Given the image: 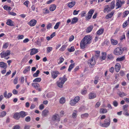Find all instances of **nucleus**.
Here are the masks:
<instances>
[{"instance_id":"obj_1","label":"nucleus","mask_w":129,"mask_h":129,"mask_svg":"<svg viewBox=\"0 0 129 129\" xmlns=\"http://www.w3.org/2000/svg\"><path fill=\"white\" fill-rule=\"evenodd\" d=\"M92 39V37L90 36H85L81 41L80 44L81 48L82 49L84 48L86 45L91 43Z\"/></svg>"},{"instance_id":"obj_2","label":"nucleus","mask_w":129,"mask_h":129,"mask_svg":"<svg viewBox=\"0 0 129 129\" xmlns=\"http://www.w3.org/2000/svg\"><path fill=\"white\" fill-rule=\"evenodd\" d=\"M121 47H117L114 50L113 54L116 55H121L123 52L124 49Z\"/></svg>"},{"instance_id":"obj_3","label":"nucleus","mask_w":129,"mask_h":129,"mask_svg":"<svg viewBox=\"0 0 129 129\" xmlns=\"http://www.w3.org/2000/svg\"><path fill=\"white\" fill-rule=\"evenodd\" d=\"M111 121L109 118L105 119L104 121V123H100V125L101 126L107 127L109 126L110 123Z\"/></svg>"},{"instance_id":"obj_4","label":"nucleus","mask_w":129,"mask_h":129,"mask_svg":"<svg viewBox=\"0 0 129 129\" xmlns=\"http://www.w3.org/2000/svg\"><path fill=\"white\" fill-rule=\"evenodd\" d=\"M67 80V78H66V75H64L62 78V79L60 82L58 81L57 82V86L60 88H62L63 87V84Z\"/></svg>"},{"instance_id":"obj_5","label":"nucleus","mask_w":129,"mask_h":129,"mask_svg":"<svg viewBox=\"0 0 129 129\" xmlns=\"http://www.w3.org/2000/svg\"><path fill=\"white\" fill-rule=\"evenodd\" d=\"M88 63L90 68H92L95 64V62L93 57H92L88 61Z\"/></svg>"},{"instance_id":"obj_6","label":"nucleus","mask_w":129,"mask_h":129,"mask_svg":"<svg viewBox=\"0 0 129 129\" xmlns=\"http://www.w3.org/2000/svg\"><path fill=\"white\" fill-rule=\"evenodd\" d=\"M80 98L79 96L76 97L74 99L71 100L70 102V104L72 106H74L80 100Z\"/></svg>"},{"instance_id":"obj_7","label":"nucleus","mask_w":129,"mask_h":129,"mask_svg":"<svg viewBox=\"0 0 129 129\" xmlns=\"http://www.w3.org/2000/svg\"><path fill=\"white\" fill-rule=\"evenodd\" d=\"M52 120L54 121H59L60 120V116L57 114H55L52 117Z\"/></svg>"},{"instance_id":"obj_8","label":"nucleus","mask_w":129,"mask_h":129,"mask_svg":"<svg viewBox=\"0 0 129 129\" xmlns=\"http://www.w3.org/2000/svg\"><path fill=\"white\" fill-rule=\"evenodd\" d=\"M10 51L9 50H7L6 52H2L0 54L1 57L2 58L5 57L6 56H8L10 54Z\"/></svg>"},{"instance_id":"obj_9","label":"nucleus","mask_w":129,"mask_h":129,"mask_svg":"<svg viewBox=\"0 0 129 129\" xmlns=\"http://www.w3.org/2000/svg\"><path fill=\"white\" fill-rule=\"evenodd\" d=\"M59 74V73L57 71H53L51 73L52 76L54 79H55L57 77L58 75Z\"/></svg>"},{"instance_id":"obj_10","label":"nucleus","mask_w":129,"mask_h":129,"mask_svg":"<svg viewBox=\"0 0 129 129\" xmlns=\"http://www.w3.org/2000/svg\"><path fill=\"white\" fill-rule=\"evenodd\" d=\"M37 22V21L35 19H32L28 23V24L31 26H34L36 24Z\"/></svg>"},{"instance_id":"obj_11","label":"nucleus","mask_w":129,"mask_h":129,"mask_svg":"<svg viewBox=\"0 0 129 129\" xmlns=\"http://www.w3.org/2000/svg\"><path fill=\"white\" fill-rule=\"evenodd\" d=\"M111 9L110 8L109 5L105 6L104 7V13L107 12V13L111 11Z\"/></svg>"},{"instance_id":"obj_12","label":"nucleus","mask_w":129,"mask_h":129,"mask_svg":"<svg viewBox=\"0 0 129 129\" xmlns=\"http://www.w3.org/2000/svg\"><path fill=\"white\" fill-rule=\"evenodd\" d=\"M49 113V111L47 109H45L42 112V116L43 117H46Z\"/></svg>"},{"instance_id":"obj_13","label":"nucleus","mask_w":129,"mask_h":129,"mask_svg":"<svg viewBox=\"0 0 129 129\" xmlns=\"http://www.w3.org/2000/svg\"><path fill=\"white\" fill-rule=\"evenodd\" d=\"M96 96V94L94 92H90L89 94V99H94Z\"/></svg>"},{"instance_id":"obj_14","label":"nucleus","mask_w":129,"mask_h":129,"mask_svg":"<svg viewBox=\"0 0 129 129\" xmlns=\"http://www.w3.org/2000/svg\"><path fill=\"white\" fill-rule=\"evenodd\" d=\"M30 50L31 51V52L30 53V54L31 55H33L38 52L37 49L35 48H33L31 49Z\"/></svg>"},{"instance_id":"obj_15","label":"nucleus","mask_w":129,"mask_h":129,"mask_svg":"<svg viewBox=\"0 0 129 129\" xmlns=\"http://www.w3.org/2000/svg\"><path fill=\"white\" fill-rule=\"evenodd\" d=\"M121 68L120 64L119 63H116L115 66V69L117 72H118Z\"/></svg>"},{"instance_id":"obj_16","label":"nucleus","mask_w":129,"mask_h":129,"mask_svg":"<svg viewBox=\"0 0 129 129\" xmlns=\"http://www.w3.org/2000/svg\"><path fill=\"white\" fill-rule=\"evenodd\" d=\"M0 67L4 68V69H5L7 67V64L6 63L3 62H0Z\"/></svg>"},{"instance_id":"obj_17","label":"nucleus","mask_w":129,"mask_h":129,"mask_svg":"<svg viewBox=\"0 0 129 129\" xmlns=\"http://www.w3.org/2000/svg\"><path fill=\"white\" fill-rule=\"evenodd\" d=\"M75 4L76 2L75 1H73L68 4V6L70 8H72L75 5Z\"/></svg>"},{"instance_id":"obj_18","label":"nucleus","mask_w":129,"mask_h":129,"mask_svg":"<svg viewBox=\"0 0 129 129\" xmlns=\"http://www.w3.org/2000/svg\"><path fill=\"white\" fill-rule=\"evenodd\" d=\"M20 114L19 113H16L14 115L13 117L16 120H18L20 118Z\"/></svg>"},{"instance_id":"obj_19","label":"nucleus","mask_w":129,"mask_h":129,"mask_svg":"<svg viewBox=\"0 0 129 129\" xmlns=\"http://www.w3.org/2000/svg\"><path fill=\"white\" fill-rule=\"evenodd\" d=\"M114 13V11H112L110 13L107 15L106 16V18L108 19L109 18H111L113 16Z\"/></svg>"},{"instance_id":"obj_20","label":"nucleus","mask_w":129,"mask_h":129,"mask_svg":"<svg viewBox=\"0 0 129 129\" xmlns=\"http://www.w3.org/2000/svg\"><path fill=\"white\" fill-rule=\"evenodd\" d=\"M13 22L11 19H8V20L6 22L7 24L9 26H14Z\"/></svg>"},{"instance_id":"obj_21","label":"nucleus","mask_w":129,"mask_h":129,"mask_svg":"<svg viewBox=\"0 0 129 129\" xmlns=\"http://www.w3.org/2000/svg\"><path fill=\"white\" fill-rule=\"evenodd\" d=\"M102 56L100 57V59L101 61H102L105 59L106 54V53L104 52H102Z\"/></svg>"},{"instance_id":"obj_22","label":"nucleus","mask_w":129,"mask_h":129,"mask_svg":"<svg viewBox=\"0 0 129 129\" xmlns=\"http://www.w3.org/2000/svg\"><path fill=\"white\" fill-rule=\"evenodd\" d=\"M55 93L53 92H51L47 94L46 95L47 97L48 98L50 99L54 96Z\"/></svg>"},{"instance_id":"obj_23","label":"nucleus","mask_w":129,"mask_h":129,"mask_svg":"<svg viewBox=\"0 0 129 129\" xmlns=\"http://www.w3.org/2000/svg\"><path fill=\"white\" fill-rule=\"evenodd\" d=\"M56 8V6L55 5H50L49 8L50 11H52L55 10Z\"/></svg>"},{"instance_id":"obj_24","label":"nucleus","mask_w":129,"mask_h":129,"mask_svg":"<svg viewBox=\"0 0 129 129\" xmlns=\"http://www.w3.org/2000/svg\"><path fill=\"white\" fill-rule=\"evenodd\" d=\"M78 20V19L76 17H74L72 19L71 24H74L76 22H77Z\"/></svg>"},{"instance_id":"obj_25","label":"nucleus","mask_w":129,"mask_h":129,"mask_svg":"<svg viewBox=\"0 0 129 129\" xmlns=\"http://www.w3.org/2000/svg\"><path fill=\"white\" fill-rule=\"evenodd\" d=\"M20 114V116L22 118H23L25 116L27 115V114H26V113L23 111H21L19 112Z\"/></svg>"},{"instance_id":"obj_26","label":"nucleus","mask_w":129,"mask_h":129,"mask_svg":"<svg viewBox=\"0 0 129 129\" xmlns=\"http://www.w3.org/2000/svg\"><path fill=\"white\" fill-rule=\"evenodd\" d=\"M121 97H122L123 96H126V94L124 93L123 92L119 91L117 93Z\"/></svg>"},{"instance_id":"obj_27","label":"nucleus","mask_w":129,"mask_h":129,"mask_svg":"<svg viewBox=\"0 0 129 129\" xmlns=\"http://www.w3.org/2000/svg\"><path fill=\"white\" fill-rule=\"evenodd\" d=\"M104 31V29L103 28H101L97 32V34L98 35H100L102 34L103 33Z\"/></svg>"},{"instance_id":"obj_28","label":"nucleus","mask_w":129,"mask_h":129,"mask_svg":"<svg viewBox=\"0 0 129 129\" xmlns=\"http://www.w3.org/2000/svg\"><path fill=\"white\" fill-rule=\"evenodd\" d=\"M32 85L37 89H38L40 86L39 84L38 83H33L32 84Z\"/></svg>"},{"instance_id":"obj_29","label":"nucleus","mask_w":129,"mask_h":129,"mask_svg":"<svg viewBox=\"0 0 129 129\" xmlns=\"http://www.w3.org/2000/svg\"><path fill=\"white\" fill-rule=\"evenodd\" d=\"M111 44L113 45H116L118 44V42L117 40L111 39Z\"/></svg>"},{"instance_id":"obj_30","label":"nucleus","mask_w":129,"mask_h":129,"mask_svg":"<svg viewBox=\"0 0 129 129\" xmlns=\"http://www.w3.org/2000/svg\"><path fill=\"white\" fill-rule=\"evenodd\" d=\"M115 1H112L110 4V6H109L110 8L112 10L114 9L115 7Z\"/></svg>"},{"instance_id":"obj_31","label":"nucleus","mask_w":129,"mask_h":129,"mask_svg":"<svg viewBox=\"0 0 129 129\" xmlns=\"http://www.w3.org/2000/svg\"><path fill=\"white\" fill-rule=\"evenodd\" d=\"M125 59V56H123L121 57L117 58L116 59V60L117 61H122Z\"/></svg>"},{"instance_id":"obj_32","label":"nucleus","mask_w":129,"mask_h":129,"mask_svg":"<svg viewBox=\"0 0 129 129\" xmlns=\"http://www.w3.org/2000/svg\"><path fill=\"white\" fill-rule=\"evenodd\" d=\"M6 112L5 111H3L2 112H0V118L4 117L6 115Z\"/></svg>"},{"instance_id":"obj_33","label":"nucleus","mask_w":129,"mask_h":129,"mask_svg":"<svg viewBox=\"0 0 129 129\" xmlns=\"http://www.w3.org/2000/svg\"><path fill=\"white\" fill-rule=\"evenodd\" d=\"M89 116V114L87 113H85L81 115V117L82 118H87Z\"/></svg>"},{"instance_id":"obj_34","label":"nucleus","mask_w":129,"mask_h":129,"mask_svg":"<svg viewBox=\"0 0 129 129\" xmlns=\"http://www.w3.org/2000/svg\"><path fill=\"white\" fill-rule=\"evenodd\" d=\"M107 112V111L106 109H101L100 111V112L101 114H103L106 113Z\"/></svg>"},{"instance_id":"obj_35","label":"nucleus","mask_w":129,"mask_h":129,"mask_svg":"<svg viewBox=\"0 0 129 129\" xmlns=\"http://www.w3.org/2000/svg\"><path fill=\"white\" fill-rule=\"evenodd\" d=\"M129 13V12L128 11H125L123 13L122 17L123 18L127 16Z\"/></svg>"},{"instance_id":"obj_36","label":"nucleus","mask_w":129,"mask_h":129,"mask_svg":"<svg viewBox=\"0 0 129 129\" xmlns=\"http://www.w3.org/2000/svg\"><path fill=\"white\" fill-rule=\"evenodd\" d=\"M93 28V26H90L87 29V32L88 33L90 32L92 30Z\"/></svg>"},{"instance_id":"obj_37","label":"nucleus","mask_w":129,"mask_h":129,"mask_svg":"<svg viewBox=\"0 0 129 129\" xmlns=\"http://www.w3.org/2000/svg\"><path fill=\"white\" fill-rule=\"evenodd\" d=\"M75 66V64L74 63H72L71 64L69 67V68L68 69V71L69 72H70L71 71V70L72 69L74 68Z\"/></svg>"},{"instance_id":"obj_38","label":"nucleus","mask_w":129,"mask_h":129,"mask_svg":"<svg viewBox=\"0 0 129 129\" xmlns=\"http://www.w3.org/2000/svg\"><path fill=\"white\" fill-rule=\"evenodd\" d=\"M77 112L76 111H74L72 114V117L74 118H76L77 116Z\"/></svg>"},{"instance_id":"obj_39","label":"nucleus","mask_w":129,"mask_h":129,"mask_svg":"<svg viewBox=\"0 0 129 129\" xmlns=\"http://www.w3.org/2000/svg\"><path fill=\"white\" fill-rule=\"evenodd\" d=\"M65 102V98L63 97H62L61 98L60 100V103L61 104L64 103Z\"/></svg>"},{"instance_id":"obj_40","label":"nucleus","mask_w":129,"mask_h":129,"mask_svg":"<svg viewBox=\"0 0 129 129\" xmlns=\"http://www.w3.org/2000/svg\"><path fill=\"white\" fill-rule=\"evenodd\" d=\"M75 50V49L74 46H72L70 49H68V51L70 52L74 51Z\"/></svg>"},{"instance_id":"obj_41","label":"nucleus","mask_w":129,"mask_h":129,"mask_svg":"<svg viewBox=\"0 0 129 129\" xmlns=\"http://www.w3.org/2000/svg\"><path fill=\"white\" fill-rule=\"evenodd\" d=\"M129 21L128 20H127L125 21L123 24L122 25L123 27V28H125L128 24V22Z\"/></svg>"},{"instance_id":"obj_42","label":"nucleus","mask_w":129,"mask_h":129,"mask_svg":"<svg viewBox=\"0 0 129 129\" xmlns=\"http://www.w3.org/2000/svg\"><path fill=\"white\" fill-rule=\"evenodd\" d=\"M41 78H38L35 79L33 81L34 82H40L41 81Z\"/></svg>"},{"instance_id":"obj_43","label":"nucleus","mask_w":129,"mask_h":129,"mask_svg":"<svg viewBox=\"0 0 129 129\" xmlns=\"http://www.w3.org/2000/svg\"><path fill=\"white\" fill-rule=\"evenodd\" d=\"M118 77L120 76H122L124 75V73L123 71H121L119 72V73L118 74Z\"/></svg>"},{"instance_id":"obj_44","label":"nucleus","mask_w":129,"mask_h":129,"mask_svg":"<svg viewBox=\"0 0 129 129\" xmlns=\"http://www.w3.org/2000/svg\"><path fill=\"white\" fill-rule=\"evenodd\" d=\"M99 77L97 76H96L94 78V84H96L99 80Z\"/></svg>"},{"instance_id":"obj_45","label":"nucleus","mask_w":129,"mask_h":129,"mask_svg":"<svg viewBox=\"0 0 129 129\" xmlns=\"http://www.w3.org/2000/svg\"><path fill=\"white\" fill-rule=\"evenodd\" d=\"M30 67L29 66H28L24 71L23 72L24 74L26 73L27 72L29 71L30 70Z\"/></svg>"},{"instance_id":"obj_46","label":"nucleus","mask_w":129,"mask_h":129,"mask_svg":"<svg viewBox=\"0 0 129 129\" xmlns=\"http://www.w3.org/2000/svg\"><path fill=\"white\" fill-rule=\"evenodd\" d=\"M66 47L67 45H64L62 46L61 47L60 49V50L61 51H63L66 49Z\"/></svg>"},{"instance_id":"obj_47","label":"nucleus","mask_w":129,"mask_h":129,"mask_svg":"<svg viewBox=\"0 0 129 129\" xmlns=\"http://www.w3.org/2000/svg\"><path fill=\"white\" fill-rule=\"evenodd\" d=\"M31 120V118L29 116L26 117L25 118V121L27 122H29Z\"/></svg>"},{"instance_id":"obj_48","label":"nucleus","mask_w":129,"mask_h":129,"mask_svg":"<svg viewBox=\"0 0 129 129\" xmlns=\"http://www.w3.org/2000/svg\"><path fill=\"white\" fill-rule=\"evenodd\" d=\"M60 23V22H59L57 23L54 27V28L55 29H57L58 28Z\"/></svg>"},{"instance_id":"obj_49","label":"nucleus","mask_w":129,"mask_h":129,"mask_svg":"<svg viewBox=\"0 0 129 129\" xmlns=\"http://www.w3.org/2000/svg\"><path fill=\"white\" fill-rule=\"evenodd\" d=\"M128 107V105H125L123 106V109L124 111H127V108Z\"/></svg>"},{"instance_id":"obj_50","label":"nucleus","mask_w":129,"mask_h":129,"mask_svg":"<svg viewBox=\"0 0 129 129\" xmlns=\"http://www.w3.org/2000/svg\"><path fill=\"white\" fill-rule=\"evenodd\" d=\"M94 10L92 9H91L89 11L88 13V14H90L92 16L93 13L94 12Z\"/></svg>"},{"instance_id":"obj_51","label":"nucleus","mask_w":129,"mask_h":129,"mask_svg":"<svg viewBox=\"0 0 129 129\" xmlns=\"http://www.w3.org/2000/svg\"><path fill=\"white\" fill-rule=\"evenodd\" d=\"M9 44L8 43H5L3 45V48L4 49L7 48Z\"/></svg>"},{"instance_id":"obj_52","label":"nucleus","mask_w":129,"mask_h":129,"mask_svg":"<svg viewBox=\"0 0 129 129\" xmlns=\"http://www.w3.org/2000/svg\"><path fill=\"white\" fill-rule=\"evenodd\" d=\"M5 9L6 10H10L11 9V7H8L7 6H4V7Z\"/></svg>"},{"instance_id":"obj_53","label":"nucleus","mask_w":129,"mask_h":129,"mask_svg":"<svg viewBox=\"0 0 129 129\" xmlns=\"http://www.w3.org/2000/svg\"><path fill=\"white\" fill-rule=\"evenodd\" d=\"M52 48L51 47H48L47 48V53H49L52 50Z\"/></svg>"},{"instance_id":"obj_54","label":"nucleus","mask_w":129,"mask_h":129,"mask_svg":"<svg viewBox=\"0 0 129 129\" xmlns=\"http://www.w3.org/2000/svg\"><path fill=\"white\" fill-rule=\"evenodd\" d=\"M43 12L44 14H46L48 13L49 12V11L46 8H45L43 10Z\"/></svg>"},{"instance_id":"obj_55","label":"nucleus","mask_w":129,"mask_h":129,"mask_svg":"<svg viewBox=\"0 0 129 129\" xmlns=\"http://www.w3.org/2000/svg\"><path fill=\"white\" fill-rule=\"evenodd\" d=\"M101 103L100 102H98L95 105V107L96 108H97L98 107L101 105Z\"/></svg>"},{"instance_id":"obj_56","label":"nucleus","mask_w":129,"mask_h":129,"mask_svg":"<svg viewBox=\"0 0 129 129\" xmlns=\"http://www.w3.org/2000/svg\"><path fill=\"white\" fill-rule=\"evenodd\" d=\"M60 60V61L58 62V64H60L64 60V59L62 57H60L59 58V59L58 60Z\"/></svg>"},{"instance_id":"obj_57","label":"nucleus","mask_w":129,"mask_h":129,"mask_svg":"<svg viewBox=\"0 0 129 129\" xmlns=\"http://www.w3.org/2000/svg\"><path fill=\"white\" fill-rule=\"evenodd\" d=\"M113 104L114 106L115 107H116L118 106V104L117 102L116 101H114L113 103Z\"/></svg>"},{"instance_id":"obj_58","label":"nucleus","mask_w":129,"mask_h":129,"mask_svg":"<svg viewBox=\"0 0 129 129\" xmlns=\"http://www.w3.org/2000/svg\"><path fill=\"white\" fill-rule=\"evenodd\" d=\"M91 17L92 16L88 14L87 16L85 18L86 20H88L90 19L91 18Z\"/></svg>"},{"instance_id":"obj_59","label":"nucleus","mask_w":129,"mask_h":129,"mask_svg":"<svg viewBox=\"0 0 129 129\" xmlns=\"http://www.w3.org/2000/svg\"><path fill=\"white\" fill-rule=\"evenodd\" d=\"M24 36L23 35H19L17 37L18 39H23Z\"/></svg>"},{"instance_id":"obj_60","label":"nucleus","mask_w":129,"mask_h":129,"mask_svg":"<svg viewBox=\"0 0 129 129\" xmlns=\"http://www.w3.org/2000/svg\"><path fill=\"white\" fill-rule=\"evenodd\" d=\"M108 59L111 60L113 59V58L112 55L111 54L108 55Z\"/></svg>"},{"instance_id":"obj_61","label":"nucleus","mask_w":129,"mask_h":129,"mask_svg":"<svg viewBox=\"0 0 129 129\" xmlns=\"http://www.w3.org/2000/svg\"><path fill=\"white\" fill-rule=\"evenodd\" d=\"M79 10H78L77 11L75 10L73 12V14L74 15H75L78 14V12H79Z\"/></svg>"},{"instance_id":"obj_62","label":"nucleus","mask_w":129,"mask_h":129,"mask_svg":"<svg viewBox=\"0 0 129 129\" xmlns=\"http://www.w3.org/2000/svg\"><path fill=\"white\" fill-rule=\"evenodd\" d=\"M74 36H72V35L70 37V38H69V41L70 42L72 41L73 40V39H74Z\"/></svg>"},{"instance_id":"obj_63","label":"nucleus","mask_w":129,"mask_h":129,"mask_svg":"<svg viewBox=\"0 0 129 129\" xmlns=\"http://www.w3.org/2000/svg\"><path fill=\"white\" fill-rule=\"evenodd\" d=\"M52 24L51 23H49L47 25V29H49L51 27Z\"/></svg>"},{"instance_id":"obj_64","label":"nucleus","mask_w":129,"mask_h":129,"mask_svg":"<svg viewBox=\"0 0 129 129\" xmlns=\"http://www.w3.org/2000/svg\"><path fill=\"white\" fill-rule=\"evenodd\" d=\"M20 126L19 125H16L14 127L13 129H19Z\"/></svg>"}]
</instances>
